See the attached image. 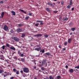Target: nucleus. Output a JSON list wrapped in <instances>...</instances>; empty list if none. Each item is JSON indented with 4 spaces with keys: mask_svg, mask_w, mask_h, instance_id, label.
<instances>
[{
    "mask_svg": "<svg viewBox=\"0 0 79 79\" xmlns=\"http://www.w3.org/2000/svg\"><path fill=\"white\" fill-rule=\"evenodd\" d=\"M23 71L24 72V73H29V69L26 67L23 68Z\"/></svg>",
    "mask_w": 79,
    "mask_h": 79,
    "instance_id": "f257e3e1",
    "label": "nucleus"
},
{
    "mask_svg": "<svg viewBox=\"0 0 79 79\" xmlns=\"http://www.w3.org/2000/svg\"><path fill=\"white\" fill-rule=\"evenodd\" d=\"M12 39H13V40H15V41H16L17 42H19V39L18 38L16 37H12Z\"/></svg>",
    "mask_w": 79,
    "mask_h": 79,
    "instance_id": "f03ea898",
    "label": "nucleus"
},
{
    "mask_svg": "<svg viewBox=\"0 0 79 79\" xmlns=\"http://www.w3.org/2000/svg\"><path fill=\"white\" fill-rule=\"evenodd\" d=\"M6 46L7 47H9V48H10L11 50H15V48L14 47H10V45H9V44H8V43L6 44Z\"/></svg>",
    "mask_w": 79,
    "mask_h": 79,
    "instance_id": "7ed1b4c3",
    "label": "nucleus"
},
{
    "mask_svg": "<svg viewBox=\"0 0 79 79\" xmlns=\"http://www.w3.org/2000/svg\"><path fill=\"white\" fill-rule=\"evenodd\" d=\"M8 29V27H7V26H6V25H5L4 26V30H5V31H7Z\"/></svg>",
    "mask_w": 79,
    "mask_h": 79,
    "instance_id": "20e7f679",
    "label": "nucleus"
},
{
    "mask_svg": "<svg viewBox=\"0 0 79 79\" xmlns=\"http://www.w3.org/2000/svg\"><path fill=\"white\" fill-rule=\"evenodd\" d=\"M42 35L41 34H38L34 35L35 37H41L42 36Z\"/></svg>",
    "mask_w": 79,
    "mask_h": 79,
    "instance_id": "39448f33",
    "label": "nucleus"
},
{
    "mask_svg": "<svg viewBox=\"0 0 79 79\" xmlns=\"http://www.w3.org/2000/svg\"><path fill=\"white\" fill-rule=\"evenodd\" d=\"M46 63V60H43L42 61V65H44V64H45Z\"/></svg>",
    "mask_w": 79,
    "mask_h": 79,
    "instance_id": "423d86ee",
    "label": "nucleus"
},
{
    "mask_svg": "<svg viewBox=\"0 0 79 79\" xmlns=\"http://www.w3.org/2000/svg\"><path fill=\"white\" fill-rule=\"evenodd\" d=\"M11 13L12 14V15H14V16L16 15V12H14L13 10L12 11Z\"/></svg>",
    "mask_w": 79,
    "mask_h": 79,
    "instance_id": "0eeeda50",
    "label": "nucleus"
},
{
    "mask_svg": "<svg viewBox=\"0 0 79 79\" xmlns=\"http://www.w3.org/2000/svg\"><path fill=\"white\" fill-rule=\"evenodd\" d=\"M74 25V23H73V22H71L69 23V26H73Z\"/></svg>",
    "mask_w": 79,
    "mask_h": 79,
    "instance_id": "6e6552de",
    "label": "nucleus"
},
{
    "mask_svg": "<svg viewBox=\"0 0 79 79\" xmlns=\"http://www.w3.org/2000/svg\"><path fill=\"white\" fill-rule=\"evenodd\" d=\"M72 41V39H69L68 40V43L69 44H71V42Z\"/></svg>",
    "mask_w": 79,
    "mask_h": 79,
    "instance_id": "1a4fd4ad",
    "label": "nucleus"
},
{
    "mask_svg": "<svg viewBox=\"0 0 79 79\" xmlns=\"http://www.w3.org/2000/svg\"><path fill=\"white\" fill-rule=\"evenodd\" d=\"M19 61H22L23 62H24L25 60L24 58H21V59H19Z\"/></svg>",
    "mask_w": 79,
    "mask_h": 79,
    "instance_id": "9d476101",
    "label": "nucleus"
},
{
    "mask_svg": "<svg viewBox=\"0 0 79 79\" xmlns=\"http://www.w3.org/2000/svg\"><path fill=\"white\" fill-rule=\"evenodd\" d=\"M69 72H70V73H73V72H74V70H73V69H71L69 70Z\"/></svg>",
    "mask_w": 79,
    "mask_h": 79,
    "instance_id": "9b49d317",
    "label": "nucleus"
},
{
    "mask_svg": "<svg viewBox=\"0 0 79 79\" xmlns=\"http://www.w3.org/2000/svg\"><path fill=\"white\" fill-rule=\"evenodd\" d=\"M19 10L20 11H21V12H23V13H24V14H26V15L27 13L26 12L24 11V10L21 9H20Z\"/></svg>",
    "mask_w": 79,
    "mask_h": 79,
    "instance_id": "f8f14e48",
    "label": "nucleus"
},
{
    "mask_svg": "<svg viewBox=\"0 0 79 79\" xmlns=\"http://www.w3.org/2000/svg\"><path fill=\"white\" fill-rule=\"evenodd\" d=\"M69 5L70 6H71L73 5V1L72 0H70V4Z\"/></svg>",
    "mask_w": 79,
    "mask_h": 79,
    "instance_id": "ddd939ff",
    "label": "nucleus"
},
{
    "mask_svg": "<svg viewBox=\"0 0 79 79\" xmlns=\"http://www.w3.org/2000/svg\"><path fill=\"white\" fill-rule=\"evenodd\" d=\"M63 21H68V18H63Z\"/></svg>",
    "mask_w": 79,
    "mask_h": 79,
    "instance_id": "4468645a",
    "label": "nucleus"
},
{
    "mask_svg": "<svg viewBox=\"0 0 79 79\" xmlns=\"http://www.w3.org/2000/svg\"><path fill=\"white\" fill-rule=\"evenodd\" d=\"M5 14V13L4 12H2V14H1V18H3V16H4V14Z\"/></svg>",
    "mask_w": 79,
    "mask_h": 79,
    "instance_id": "2eb2a0df",
    "label": "nucleus"
},
{
    "mask_svg": "<svg viewBox=\"0 0 79 79\" xmlns=\"http://www.w3.org/2000/svg\"><path fill=\"white\" fill-rule=\"evenodd\" d=\"M44 36L46 38H47V37H48V35H47V34H45L44 35Z\"/></svg>",
    "mask_w": 79,
    "mask_h": 79,
    "instance_id": "dca6fc26",
    "label": "nucleus"
},
{
    "mask_svg": "<svg viewBox=\"0 0 79 79\" xmlns=\"http://www.w3.org/2000/svg\"><path fill=\"white\" fill-rule=\"evenodd\" d=\"M46 10L47 11H48V12H50V10L48 8H46Z\"/></svg>",
    "mask_w": 79,
    "mask_h": 79,
    "instance_id": "f3484780",
    "label": "nucleus"
},
{
    "mask_svg": "<svg viewBox=\"0 0 79 79\" xmlns=\"http://www.w3.org/2000/svg\"><path fill=\"white\" fill-rule=\"evenodd\" d=\"M50 79H54V77H53L52 76H49Z\"/></svg>",
    "mask_w": 79,
    "mask_h": 79,
    "instance_id": "a211bd4d",
    "label": "nucleus"
},
{
    "mask_svg": "<svg viewBox=\"0 0 79 79\" xmlns=\"http://www.w3.org/2000/svg\"><path fill=\"white\" fill-rule=\"evenodd\" d=\"M17 32H21L22 31V30H21L20 29H18L17 30Z\"/></svg>",
    "mask_w": 79,
    "mask_h": 79,
    "instance_id": "6ab92c4d",
    "label": "nucleus"
},
{
    "mask_svg": "<svg viewBox=\"0 0 79 79\" xmlns=\"http://www.w3.org/2000/svg\"><path fill=\"white\" fill-rule=\"evenodd\" d=\"M41 70H42V71H45L46 69L45 68L43 67H41Z\"/></svg>",
    "mask_w": 79,
    "mask_h": 79,
    "instance_id": "aec40b11",
    "label": "nucleus"
},
{
    "mask_svg": "<svg viewBox=\"0 0 79 79\" xmlns=\"http://www.w3.org/2000/svg\"><path fill=\"white\" fill-rule=\"evenodd\" d=\"M67 44H68V42L67 41H65L64 44V45L66 46V45H67Z\"/></svg>",
    "mask_w": 79,
    "mask_h": 79,
    "instance_id": "412c9836",
    "label": "nucleus"
},
{
    "mask_svg": "<svg viewBox=\"0 0 79 79\" xmlns=\"http://www.w3.org/2000/svg\"><path fill=\"white\" fill-rule=\"evenodd\" d=\"M71 30H72V31H74L76 30V28H71Z\"/></svg>",
    "mask_w": 79,
    "mask_h": 79,
    "instance_id": "4be33fe9",
    "label": "nucleus"
},
{
    "mask_svg": "<svg viewBox=\"0 0 79 79\" xmlns=\"http://www.w3.org/2000/svg\"><path fill=\"white\" fill-rule=\"evenodd\" d=\"M10 32L12 34H13V33H14V31H13V30L12 29H11L10 31Z\"/></svg>",
    "mask_w": 79,
    "mask_h": 79,
    "instance_id": "5701e85b",
    "label": "nucleus"
},
{
    "mask_svg": "<svg viewBox=\"0 0 79 79\" xmlns=\"http://www.w3.org/2000/svg\"><path fill=\"white\" fill-rule=\"evenodd\" d=\"M57 79H60L61 78V76H58L57 77Z\"/></svg>",
    "mask_w": 79,
    "mask_h": 79,
    "instance_id": "b1692460",
    "label": "nucleus"
},
{
    "mask_svg": "<svg viewBox=\"0 0 79 79\" xmlns=\"http://www.w3.org/2000/svg\"><path fill=\"white\" fill-rule=\"evenodd\" d=\"M25 35L24 33H23L22 35V37H25Z\"/></svg>",
    "mask_w": 79,
    "mask_h": 79,
    "instance_id": "393cba45",
    "label": "nucleus"
},
{
    "mask_svg": "<svg viewBox=\"0 0 79 79\" xmlns=\"http://www.w3.org/2000/svg\"><path fill=\"white\" fill-rule=\"evenodd\" d=\"M18 54H19V56H20L21 54V52L19 51H18Z\"/></svg>",
    "mask_w": 79,
    "mask_h": 79,
    "instance_id": "a878e982",
    "label": "nucleus"
},
{
    "mask_svg": "<svg viewBox=\"0 0 79 79\" xmlns=\"http://www.w3.org/2000/svg\"><path fill=\"white\" fill-rule=\"evenodd\" d=\"M47 4L48 5H50V6H51L52 5V4L51 3H50V2H49L48 3H47Z\"/></svg>",
    "mask_w": 79,
    "mask_h": 79,
    "instance_id": "bb28decb",
    "label": "nucleus"
},
{
    "mask_svg": "<svg viewBox=\"0 0 79 79\" xmlns=\"http://www.w3.org/2000/svg\"><path fill=\"white\" fill-rule=\"evenodd\" d=\"M40 52H42V53H44L45 52V51L44 50H41L40 51Z\"/></svg>",
    "mask_w": 79,
    "mask_h": 79,
    "instance_id": "cd10ccee",
    "label": "nucleus"
},
{
    "mask_svg": "<svg viewBox=\"0 0 79 79\" xmlns=\"http://www.w3.org/2000/svg\"><path fill=\"white\" fill-rule=\"evenodd\" d=\"M13 72H14V73H16V71H17V70H16V69H13Z\"/></svg>",
    "mask_w": 79,
    "mask_h": 79,
    "instance_id": "c85d7f7f",
    "label": "nucleus"
},
{
    "mask_svg": "<svg viewBox=\"0 0 79 79\" xmlns=\"http://www.w3.org/2000/svg\"><path fill=\"white\" fill-rule=\"evenodd\" d=\"M4 71L3 70H2L1 69H0V73H3Z\"/></svg>",
    "mask_w": 79,
    "mask_h": 79,
    "instance_id": "c756f323",
    "label": "nucleus"
},
{
    "mask_svg": "<svg viewBox=\"0 0 79 79\" xmlns=\"http://www.w3.org/2000/svg\"><path fill=\"white\" fill-rule=\"evenodd\" d=\"M28 19H29V16H27L25 18V20H28Z\"/></svg>",
    "mask_w": 79,
    "mask_h": 79,
    "instance_id": "7c9ffc66",
    "label": "nucleus"
},
{
    "mask_svg": "<svg viewBox=\"0 0 79 79\" xmlns=\"http://www.w3.org/2000/svg\"><path fill=\"white\" fill-rule=\"evenodd\" d=\"M46 54L47 55H48V56H49V55H51V54L50 53H46Z\"/></svg>",
    "mask_w": 79,
    "mask_h": 79,
    "instance_id": "2f4dec72",
    "label": "nucleus"
},
{
    "mask_svg": "<svg viewBox=\"0 0 79 79\" xmlns=\"http://www.w3.org/2000/svg\"><path fill=\"white\" fill-rule=\"evenodd\" d=\"M75 68L76 69H79V65L75 67Z\"/></svg>",
    "mask_w": 79,
    "mask_h": 79,
    "instance_id": "473e14b6",
    "label": "nucleus"
},
{
    "mask_svg": "<svg viewBox=\"0 0 79 79\" xmlns=\"http://www.w3.org/2000/svg\"><path fill=\"white\" fill-rule=\"evenodd\" d=\"M16 74H19V71L17 70V71L16 72Z\"/></svg>",
    "mask_w": 79,
    "mask_h": 79,
    "instance_id": "72a5a7b5",
    "label": "nucleus"
},
{
    "mask_svg": "<svg viewBox=\"0 0 79 79\" xmlns=\"http://www.w3.org/2000/svg\"><path fill=\"white\" fill-rule=\"evenodd\" d=\"M40 47L39 48H36L35 49V50H40Z\"/></svg>",
    "mask_w": 79,
    "mask_h": 79,
    "instance_id": "f704fd0d",
    "label": "nucleus"
},
{
    "mask_svg": "<svg viewBox=\"0 0 79 79\" xmlns=\"http://www.w3.org/2000/svg\"><path fill=\"white\" fill-rule=\"evenodd\" d=\"M5 45H3L2 46V49H3V50H4V49H5Z\"/></svg>",
    "mask_w": 79,
    "mask_h": 79,
    "instance_id": "c9c22d12",
    "label": "nucleus"
},
{
    "mask_svg": "<svg viewBox=\"0 0 79 79\" xmlns=\"http://www.w3.org/2000/svg\"><path fill=\"white\" fill-rule=\"evenodd\" d=\"M37 22H38V23H41V22H43V21H41L40 20H37Z\"/></svg>",
    "mask_w": 79,
    "mask_h": 79,
    "instance_id": "e433bc0d",
    "label": "nucleus"
},
{
    "mask_svg": "<svg viewBox=\"0 0 79 79\" xmlns=\"http://www.w3.org/2000/svg\"><path fill=\"white\" fill-rule=\"evenodd\" d=\"M4 3V2H3V1H1L0 2V3L1 4L2 3Z\"/></svg>",
    "mask_w": 79,
    "mask_h": 79,
    "instance_id": "4c0bfd02",
    "label": "nucleus"
},
{
    "mask_svg": "<svg viewBox=\"0 0 79 79\" xmlns=\"http://www.w3.org/2000/svg\"><path fill=\"white\" fill-rule=\"evenodd\" d=\"M71 7V6H70L69 5H68V6H67V8H70V7Z\"/></svg>",
    "mask_w": 79,
    "mask_h": 79,
    "instance_id": "58836bf2",
    "label": "nucleus"
},
{
    "mask_svg": "<svg viewBox=\"0 0 79 79\" xmlns=\"http://www.w3.org/2000/svg\"><path fill=\"white\" fill-rule=\"evenodd\" d=\"M28 15H29V16H31V15H32V13L31 12L29 13H28Z\"/></svg>",
    "mask_w": 79,
    "mask_h": 79,
    "instance_id": "ea45409f",
    "label": "nucleus"
},
{
    "mask_svg": "<svg viewBox=\"0 0 79 79\" xmlns=\"http://www.w3.org/2000/svg\"><path fill=\"white\" fill-rule=\"evenodd\" d=\"M61 5H63L64 4V1H62L61 2Z\"/></svg>",
    "mask_w": 79,
    "mask_h": 79,
    "instance_id": "a19ab883",
    "label": "nucleus"
},
{
    "mask_svg": "<svg viewBox=\"0 0 79 79\" xmlns=\"http://www.w3.org/2000/svg\"><path fill=\"white\" fill-rule=\"evenodd\" d=\"M54 13H57L58 12L57 11H53Z\"/></svg>",
    "mask_w": 79,
    "mask_h": 79,
    "instance_id": "79ce46f5",
    "label": "nucleus"
},
{
    "mask_svg": "<svg viewBox=\"0 0 79 79\" xmlns=\"http://www.w3.org/2000/svg\"><path fill=\"white\" fill-rule=\"evenodd\" d=\"M43 24H44V23H43L42 22H41L40 23V25H43Z\"/></svg>",
    "mask_w": 79,
    "mask_h": 79,
    "instance_id": "37998d69",
    "label": "nucleus"
},
{
    "mask_svg": "<svg viewBox=\"0 0 79 79\" xmlns=\"http://www.w3.org/2000/svg\"><path fill=\"white\" fill-rule=\"evenodd\" d=\"M35 26H39V23H36L35 24Z\"/></svg>",
    "mask_w": 79,
    "mask_h": 79,
    "instance_id": "c03bdc74",
    "label": "nucleus"
},
{
    "mask_svg": "<svg viewBox=\"0 0 79 79\" xmlns=\"http://www.w3.org/2000/svg\"><path fill=\"white\" fill-rule=\"evenodd\" d=\"M23 55H24L23 54H21L19 56H23Z\"/></svg>",
    "mask_w": 79,
    "mask_h": 79,
    "instance_id": "a18cd8bd",
    "label": "nucleus"
},
{
    "mask_svg": "<svg viewBox=\"0 0 79 79\" xmlns=\"http://www.w3.org/2000/svg\"><path fill=\"white\" fill-rule=\"evenodd\" d=\"M14 78V77H12L10 78V79H13Z\"/></svg>",
    "mask_w": 79,
    "mask_h": 79,
    "instance_id": "49530a36",
    "label": "nucleus"
},
{
    "mask_svg": "<svg viewBox=\"0 0 79 79\" xmlns=\"http://www.w3.org/2000/svg\"><path fill=\"white\" fill-rule=\"evenodd\" d=\"M74 10V8L73 7L72 8V11H73Z\"/></svg>",
    "mask_w": 79,
    "mask_h": 79,
    "instance_id": "de8ad7c7",
    "label": "nucleus"
},
{
    "mask_svg": "<svg viewBox=\"0 0 79 79\" xmlns=\"http://www.w3.org/2000/svg\"><path fill=\"white\" fill-rule=\"evenodd\" d=\"M23 26V25L21 24H19V27H20V26Z\"/></svg>",
    "mask_w": 79,
    "mask_h": 79,
    "instance_id": "09e8293b",
    "label": "nucleus"
},
{
    "mask_svg": "<svg viewBox=\"0 0 79 79\" xmlns=\"http://www.w3.org/2000/svg\"><path fill=\"white\" fill-rule=\"evenodd\" d=\"M51 6L52 7H55V6L52 4V5H51Z\"/></svg>",
    "mask_w": 79,
    "mask_h": 79,
    "instance_id": "8fccbe9b",
    "label": "nucleus"
},
{
    "mask_svg": "<svg viewBox=\"0 0 79 79\" xmlns=\"http://www.w3.org/2000/svg\"><path fill=\"white\" fill-rule=\"evenodd\" d=\"M58 47L60 48H61V46L60 45H59Z\"/></svg>",
    "mask_w": 79,
    "mask_h": 79,
    "instance_id": "3c124183",
    "label": "nucleus"
},
{
    "mask_svg": "<svg viewBox=\"0 0 79 79\" xmlns=\"http://www.w3.org/2000/svg\"><path fill=\"white\" fill-rule=\"evenodd\" d=\"M7 76V74H6L4 75V77H6V76Z\"/></svg>",
    "mask_w": 79,
    "mask_h": 79,
    "instance_id": "603ef678",
    "label": "nucleus"
},
{
    "mask_svg": "<svg viewBox=\"0 0 79 79\" xmlns=\"http://www.w3.org/2000/svg\"><path fill=\"white\" fill-rule=\"evenodd\" d=\"M44 79H48V77H46L45 78H44Z\"/></svg>",
    "mask_w": 79,
    "mask_h": 79,
    "instance_id": "864d4df0",
    "label": "nucleus"
},
{
    "mask_svg": "<svg viewBox=\"0 0 79 79\" xmlns=\"http://www.w3.org/2000/svg\"><path fill=\"white\" fill-rule=\"evenodd\" d=\"M66 68H68V66L67 65H66L65 66Z\"/></svg>",
    "mask_w": 79,
    "mask_h": 79,
    "instance_id": "5fc2aeb1",
    "label": "nucleus"
},
{
    "mask_svg": "<svg viewBox=\"0 0 79 79\" xmlns=\"http://www.w3.org/2000/svg\"><path fill=\"white\" fill-rule=\"evenodd\" d=\"M20 72L21 73H23V72L22 71V70H21L20 71Z\"/></svg>",
    "mask_w": 79,
    "mask_h": 79,
    "instance_id": "6e6d98bb",
    "label": "nucleus"
},
{
    "mask_svg": "<svg viewBox=\"0 0 79 79\" xmlns=\"http://www.w3.org/2000/svg\"><path fill=\"white\" fill-rule=\"evenodd\" d=\"M34 69H36V66H35L34 67Z\"/></svg>",
    "mask_w": 79,
    "mask_h": 79,
    "instance_id": "4d7b16f0",
    "label": "nucleus"
},
{
    "mask_svg": "<svg viewBox=\"0 0 79 79\" xmlns=\"http://www.w3.org/2000/svg\"><path fill=\"white\" fill-rule=\"evenodd\" d=\"M53 4L54 5H55V3L53 2Z\"/></svg>",
    "mask_w": 79,
    "mask_h": 79,
    "instance_id": "13d9d810",
    "label": "nucleus"
},
{
    "mask_svg": "<svg viewBox=\"0 0 79 79\" xmlns=\"http://www.w3.org/2000/svg\"><path fill=\"white\" fill-rule=\"evenodd\" d=\"M72 34H73V33H72V32L70 33V35H72Z\"/></svg>",
    "mask_w": 79,
    "mask_h": 79,
    "instance_id": "bf43d9fd",
    "label": "nucleus"
},
{
    "mask_svg": "<svg viewBox=\"0 0 79 79\" xmlns=\"http://www.w3.org/2000/svg\"><path fill=\"white\" fill-rule=\"evenodd\" d=\"M4 73H5V74H6V73H7V72H5Z\"/></svg>",
    "mask_w": 79,
    "mask_h": 79,
    "instance_id": "052dcab7",
    "label": "nucleus"
},
{
    "mask_svg": "<svg viewBox=\"0 0 79 79\" xmlns=\"http://www.w3.org/2000/svg\"><path fill=\"white\" fill-rule=\"evenodd\" d=\"M34 79H37V78L36 77H35Z\"/></svg>",
    "mask_w": 79,
    "mask_h": 79,
    "instance_id": "680f3d73",
    "label": "nucleus"
},
{
    "mask_svg": "<svg viewBox=\"0 0 79 79\" xmlns=\"http://www.w3.org/2000/svg\"><path fill=\"white\" fill-rule=\"evenodd\" d=\"M48 63H50V61H48Z\"/></svg>",
    "mask_w": 79,
    "mask_h": 79,
    "instance_id": "e2e57ef3",
    "label": "nucleus"
},
{
    "mask_svg": "<svg viewBox=\"0 0 79 79\" xmlns=\"http://www.w3.org/2000/svg\"><path fill=\"white\" fill-rule=\"evenodd\" d=\"M39 72H41V70H39Z\"/></svg>",
    "mask_w": 79,
    "mask_h": 79,
    "instance_id": "0e129e2a",
    "label": "nucleus"
},
{
    "mask_svg": "<svg viewBox=\"0 0 79 79\" xmlns=\"http://www.w3.org/2000/svg\"><path fill=\"white\" fill-rule=\"evenodd\" d=\"M58 4H60V2H58Z\"/></svg>",
    "mask_w": 79,
    "mask_h": 79,
    "instance_id": "69168bd1",
    "label": "nucleus"
},
{
    "mask_svg": "<svg viewBox=\"0 0 79 79\" xmlns=\"http://www.w3.org/2000/svg\"><path fill=\"white\" fill-rule=\"evenodd\" d=\"M35 32H37V31H35Z\"/></svg>",
    "mask_w": 79,
    "mask_h": 79,
    "instance_id": "338daca9",
    "label": "nucleus"
},
{
    "mask_svg": "<svg viewBox=\"0 0 79 79\" xmlns=\"http://www.w3.org/2000/svg\"><path fill=\"white\" fill-rule=\"evenodd\" d=\"M1 56L2 57H3V55H1Z\"/></svg>",
    "mask_w": 79,
    "mask_h": 79,
    "instance_id": "774afa93",
    "label": "nucleus"
}]
</instances>
